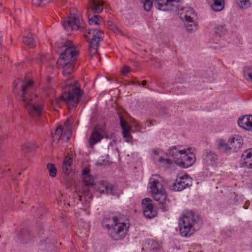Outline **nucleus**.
Listing matches in <instances>:
<instances>
[{
  "mask_svg": "<svg viewBox=\"0 0 252 252\" xmlns=\"http://www.w3.org/2000/svg\"><path fill=\"white\" fill-rule=\"evenodd\" d=\"M75 8L70 9L69 15L67 16L64 20V34L70 36L73 31H76L84 32V37L90 43V54L93 56L97 53L99 42L103 40V32L97 29L86 30L85 24L79 19L78 15H75Z\"/></svg>",
  "mask_w": 252,
  "mask_h": 252,
  "instance_id": "obj_1",
  "label": "nucleus"
},
{
  "mask_svg": "<svg viewBox=\"0 0 252 252\" xmlns=\"http://www.w3.org/2000/svg\"><path fill=\"white\" fill-rule=\"evenodd\" d=\"M32 80H28L27 82L21 81L19 83L14 82L15 93L17 94L24 102L25 108L29 115L33 118H36L42 114V107L40 98L36 94H31L30 89L32 87Z\"/></svg>",
  "mask_w": 252,
  "mask_h": 252,
  "instance_id": "obj_2",
  "label": "nucleus"
},
{
  "mask_svg": "<svg viewBox=\"0 0 252 252\" xmlns=\"http://www.w3.org/2000/svg\"><path fill=\"white\" fill-rule=\"evenodd\" d=\"M102 224L103 227L108 229L112 228L110 235L114 240L124 238L129 227V224L126 220L115 216L104 218Z\"/></svg>",
  "mask_w": 252,
  "mask_h": 252,
  "instance_id": "obj_3",
  "label": "nucleus"
},
{
  "mask_svg": "<svg viewBox=\"0 0 252 252\" xmlns=\"http://www.w3.org/2000/svg\"><path fill=\"white\" fill-rule=\"evenodd\" d=\"M164 184L163 179L159 175L155 174L149 179L148 188L154 200L162 205L163 211H166L168 210L167 194L163 187Z\"/></svg>",
  "mask_w": 252,
  "mask_h": 252,
  "instance_id": "obj_4",
  "label": "nucleus"
},
{
  "mask_svg": "<svg viewBox=\"0 0 252 252\" xmlns=\"http://www.w3.org/2000/svg\"><path fill=\"white\" fill-rule=\"evenodd\" d=\"M72 37H64V77L70 75L74 68V62L77 61L79 51L72 42Z\"/></svg>",
  "mask_w": 252,
  "mask_h": 252,
  "instance_id": "obj_5",
  "label": "nucleus"
},
{
  "mask_svg": "<svg viewBox=\"0 0 252 252\" xmlns=\"http://www.w3.org/2000/svg\"><path fill=\"white\" fill-rule=\"evenodd\" d=\"M168 153L174 158V163L184 168L190 166L195 161V156L189 148L180 150L177 147H171Z\"/></svg>",
  "mask_w": 252,
  "mask_h": 252,
  "instance_id": "obj_6",
  "label": "nucleus"
},
{
  "mask_svg": "<svg viewBox=\"0 0 252 252\" xmlns=\"http://www.w3.org/2000/svg\"><path fill=\"white\" fill-rule=\"evenodd\" d=\"M196 223V218L192 211L184 214L179 219V227L181 235L185 237L191 236L195 231Z\"/></svg>",
  "mask_w": 252,
  "mask_h": 252,
  "instance_id": "obj_7",
  "label": "nucleus"
},
{
  "mask_svg": "<svg viewBox=\"0 0 252 252\" xmlns=\"http://www.w3.org/2000/svg\"><path fill=\"white\" fill-rule=\"evenodd\" d=\"M82 93L80 87L76 83L69 87L67 93L64 94V101L70 106L74 107L77 104Z\"/></svg>",
  "mask_w": 252,
  "mask_h": 252,
  "instance_id": "obj_8",
  "label": "nucleus"
},
{
  "mask_svg": "<svg viewBox=\"0 0 252 252\" xmlns=\"http://www.w3.org/2000/svg\"><path fill=\"white\" fill-rule=\"evenodd\" d=\"M192 185V179L188 175H183L177 178L172 187V189L180 191L189 187Z\"/></svg>",
  "mask_w": 252,
  "mask_h": 252,
  "instance_id": "obj_9",
  "label": "nucleus"
},
{
  "mask_svg": "<svg viewBox=\"0 0 252 252\" xmlns=\"http://www.w3.org/2000/svg\"><path fill=\"white\" fill-rule=\"evenodd\" d=\"M152 202L149 198H145L142 201L143 214L148 219H152L157 215V210L154 207Z\"/></svg>",
  "mask_w": 252,
  "mask_h": 252,
  "instance_id": "obj_10",
  "label": "nucleus"
},
{
  "mask_svg": "<svg viewBox=\"0 0 252 252\" xmlns=\"http://www.w3.org/2000/svg\"><path fill=\"white\" fill-rule=\"evenodd\" d=\"M176 0H155V4L160 10L172 11L176 7L174 3Z\"/></svg>",
  "mask_w": 252,
  "mask_h": 252,
  "instance_id": "obj_11",
  "label": "nucleus"
},
{
  "mask_svg": "<svg viewBox=\"0 0 252 252\" xmlns=\"http://www.w3.org/2000/svg\"><path fill=\"white\" fill-rule=\"evenodd\" d=\"M120 121L121 126L123 129L122 134L126 142L132 143V136L131 132L134 131L131 130L130 126L126 123L121 116H120Z\"/></svg>",
  "mask_w": 252,
  "mask_h": 252,
  "instance_id": "obj_12",
  "label": "nucleus"
},
{
  "mask_svg": "<svg viewBox=\"0 0 252 252\" xmlns=\"http://www.w3.org/2000/svg\"><path fill=\"white\" fill-rule=\"evenodd\" d=\"M104 131L99 126H96L89 139L90 146L92 147L94 144L100 141L103 138Z\"/></svg>",
  "mask_w": 252,
  "mask_h": 252,
  "instance_id": "obj_13",
  "label": "nucleus"
},
{
  "mask_svg": "<svg viewBox=\"0 0 252 252\" xmlns=\"http://www.w3.org/2000/svg\"><path fill=\"white\" fill-rule=\"evenodd\" d=\"M217 159V156L215 153L210 150H206L204 158V164L206 166V169L210 170L209 167L214 168Z\"/></svg>",
  "mask_w": 252,
  "mask_h": 252,
  "instance_id": "obj_14",
  "label": "nucleus"
},
{
  "mask_svg": "<svg viewBox=\"0 0 252 252\" xmlns=\"http://www.w3.org/2000/svg\"><path fill=\"white\" fill-rule=\"evenodd\" d=\"M238 125L248 130H252V115H246L239 119Z\"/></svg>",
  "mask_w": 252,
  "mask_h": 252,
  "instance_id": "obj_15",
  "label": "nucleus"
},
{
  "mask_svg": "<svg viewBox=\"0 0 252 252\" xmlns=\"http://www.w3.org/2000/svg\"><path fill=\"white\" fill-rule=\"evenodd\" d=\"M243 164L249 168H252V148L245 150L242 155Z\"/></svg>",
  "mask_w": 252,
  "mask_h": 252,
  "instance_id": "obj_16",
  "label": "nucleus"
},
{
  "mask_svg": "<svg viewBox=\"0 0 252 252\" xmlns=\"http://www.w3.org/2000/svg\"><path fill=\"white\" fill-rule=\"evenodd\" d=\"M229 142L230 145L231 146V150L237 151L242 147L243 140L241 136L236 135L230 138Z\"/></svg>",
  "mask_w": 252,
  "mask_h": 252,
  "instance_id": "obj_17",
  "label": "nucleus"
},
{
  "mask_svg": "<svg viewBox=\"0 0 252 252\" xmlns=\"http://www.w3.org/2000/svg\"><path fill=\"white\" fill-rule=\"evenodd\" d=\"M90 8L94 13H99L104 8L103 0H90Z\"/></svg>",
  "mask_w": 252,
  "mask_h": 252,
  "instance_id": "obj_18",
  "label": "nucleus"
},
{
  "mask_svg": "<svg viewBox=\"0 0 252 252\" xmlns=\"http://www.w3.org/2000/svg\"><path fill=\"white\" fill-rule=\"evenodd\" d=\"M183 12L181 14V18L183 20L194 19L195 14L192 8L185 7L182 9Z\"/></svg>",
  "mask_w": 252,
  "mask_h": 252,
  "instance_id": "obj_19",
  "label": "nucleus"
},
{
  "mask_svg": "<svg viewBox=\"0 0 252 252\" xmlns=\"http://www.w3.org/2000/svg\"><path fill=\"white\" fill-rule=\"evenodd\" d=\"M57 46L59 48L58 53L60 56L57 61V66L59 69L62 70V73H63V64L62 62L63 61V52L62 51V48L63 47V44L62 40L61 39L57 42Z\"/></svg>",
  "mask_w": 252,
  "mask_h": 252,
  "instance_id": "obj_20",
  "label": "nucleus"
},
{
  "mask_svg": "<svg viewBox=\"0 0 252 252\" xmlns=\"http://www.w3.org/2000/svg\"><path fill=\"white\" fill-rule=\"evenodd\" d=\"M90 173V170L88 167L85 168L82 172L84 183L87 186H92L94 182L93 177L91 176Z\"/></svg>",
  "mask_w": 252,
  "mask_h": 252,
  "instance_id": "obj_21",
  "label": "nucleus"
},
{
  "mask_svg": "<svg viewBox=\"0 0 252 252\" xmlns=\"http://www.w3.org/2000/svg\"><path fill=\"white\" fill-rule=\"evenodd\" d=\"M72 155H69L64 158V174L69 175L72 174L71 164L72 162Z\"/></svg>",
  "mask_w": 252,
  "mask_h": 252,
  "instance_id": "obj_22",
  "label": "nucleus"
},
{
  "mask_svg": "<svg viewBox=\"0 0 252 252\" xmlns=\"http://www.w3.org/2000/svg\"><path fill=\"white\" fill-rule=\"evenodd\" d=\"M218 148L221 151L225 153H229L231 150V146L230 145L229 142L226 143L222 139H219L217 141Z\"/></svg>",
  "mask_w": 252,
  "mask_h": 252,
  "instance_id": "obj_23",
  "label": "nucleus"
},
{
  "mask_svg": "<svg viewBox=\"0 0 252 252\" xmlns=\"http://www.w3.org/2000/svg\"><path fill=\"white\" fill-rule=\"evenodd\" d=\"M213 4L211 7L216 12H220L224 8V0H213Z\"/></svg>",
  "mask_w": 252,
  "mask_h": 252,
  "instance_id": "obj_24",
  "label": "nucleus"
},
{
  "mask_svg": "<svg viewBox=\"0 0 252 252\" xmlns=\"http://www.w3.org/2000/svg\"><path fill=\"white\" fill-rule=\"evenodd\" d=\"M88 22L90 25H100L102 22V19L99 15H89L88 16Z\"/></svg>",
  "mask_w": 252,
  "mask_h": 252,
  "instance_id": "obj_25",
  "label": "nucleus"
},
{
  "mask_svg": "<svg viewBox=\"0 0 252 252\" xmlns=\"http://www.w3.org/2000/svg\"><path fill=\"white\" fill-rule=\"evenodd\" d=\"M185 25L186 27L187 30L189 32L195 31L197 28V25L194 19H190V20H185Z\"/></svg>",
  "mask_w": 252,
  "mask_h": 252,
  "instance_id": "obj_26",
  "label": "nucleus"
},
{
  "mask_svg": "<svg viewBox=\"0 0 252 252\" xmlns=\"http://www.w3.org/2000/svg\"><path fill=\"white\" fill-rule=\"evenodd\" d=\"M214 32L220 36H221L225 34L227 32V29L225 25L224 24H221L217 26L214 28Z\"/></svg>",
  "mask_w": 252,
  "mask_h": 252,
  "instance_id": "obj_27",
  "label": "nucleus"
},
{
  "mask_svg": "<svg viewBox=\"0 0 252 252\" xmlns=\"http://www.w3.org/2000/svg\"><path fill=\"white\" fill-rule=\"evenodd\" d=\"M23 43L26 45L29 46L31 48H34L36 46L32 35L29 34L28 36H25L23 39Z\"/></svg>",
  "mask_w": 252,
  "mask_h": 252,
  "instance_id": "obj_28",
  "label": "nucleus"
},
{
  "mask_svg": "<svg viewBox=\"0 0 252 252\" xmlns=\"http://www.w3.org/2000/svg\"><path fill=\"white\" fill-rule=\"evenodd\" d=\"M72 121L71 119H68L66 120L65 125L67 126L66 132L64 133V136H66L67 140L70 139L71 135V125Z\"/></svg>",
  "mask_w": 252,
  "mask_h": 252,
  "instance_id": "obj_29",
  "label": "nucleus"
},
{
  "mask_svg": "<svg viewBox=\"0 0 252 252\" xmlns=\"http://www.w3.org/2000/svg\"><path fill=\"white\" fill-rule=\"evenodd\" d=\"M238 6L241 9H246L251 5L249 0H235Z\"/></svg>",
  "mask_w": 252,
  "mask_h": 252,
  "instance_id": "obj_30",
  "label": "nucleus"
},
{
  "mask_svg": "<svg viewBox=\"0 0 252 252\" xmlns=\"http://www.w3.org/2000/svg\"><path fill=\"white\" fill-rule=\"evenodd\" d=\"M47 168L49 171V174L51 177H55L57 174V169L55 164L49 163L47 165Z\"/></svg>",
  "mask_w": 252,
  "mask_h": 252,
  "instance_id": "obj_31",
  "label": "nucleus"
},
{
  "mask_svg": "<svg viewBox=\"0 0 252 252\" xmlns=\"http://www.w3.org/2000/svg\"><path fill=\"white\" fill-rule=\"evenodd\" d=\"M158 161L161 163L163 167L167 168L170 165L172 164L173 161L169 158H164L162 157H160L158 159Z\"/></svg>",
  "mask_w": 252,
  "mask_h": 252,
  "instance_id": "obj_32",
  "label": "nucleus"
},
{
  "mask_svg": "<svg viewBox=\"0 0 252 252\" xmlns=\"http://www.w3.org/2000/svg\"><path fill=\"white\" fill-rule=\"evenodd\" d=\"M62 132H63V128H62V126H60L59 127H58L56 128V129L55 130V134L53 135L54 139L55 140H59L61 139L62 141L63 140L61 139Z\"/></svg>",
  "mask_w": 252,
  "mask_h": 252,
  "instance_id": "obj_33",
  "label": "nucleus"
},
{
  "mask_svg": "<svg viewBox=\"0 0 252 252\" xmlns=\"http://www.w3.org/2000/svg\"><path fill=\"white\" fill-rule=\"evenodd\" d=\"M141 1L144 9L147 11H150L153 6V0H141Z\"/></svg>",
  "mask_w": 252,
  "mask_h": 252,
  "instance_id": "obj_34",
  "label": "nucleus"
},
{
  "mask_svg": "<svg viewBox=\"0 0 252 252\" xmlns=\"http://www.w3.org/2000/svg\"><path fill=\"white\" fill-rule=\"evenodd\" d=\"M106 192L107 194L114 195L116 194V188L112 185H108L105 186Z\"/></svg>",
  "mask_w": 252,
  "mask_h": 252,
  "instance_id": "obj_35",
  "label": "nucleus"
},
{
  "mask_svg": "<svg viewBox=\"0 0 252 252\" xmlns=\"http://www.w3.org/2000/svg\"><path fill=\"white\" fill-rule=\"evenodd\" d=\"M107 24L109 29L112 31L114 33L119 34L121 32L119 29L113 22L109 21L108 22Z\"/></svg>",
  "mask_w": 252,
  "mask_h": 252,
  "instance_id": "obj_36",
  "label": "nucleus"
},
{
  "mask_svg": "<svg viewBox=\"0 0 252 252\" xmlns=\"http://www.w3.org/2000/svg\"><path fill=\"white\" fill-rule=\"evenodd\" d=\"M243 73L245 78L249 77L250 79H252V67L248 66L245 67L243 70Z\"/></svg>",
  "mask_w": 252,
  "mask_h": 252,
  "instance_id": "obj_37",
  "label": "nucleus"
},
{
  "mask_svg": "<svg viewBox=\"0 0 252 252\" xmlns=\"http://www.w3.org/2000/svg\"><path fill=\"white\" fill-rule=\"evenodd\" d=\"M130 72V67L126 65H125L123 66L122 69H121V72L122 75L124 76H126L128 73Z\"/></svg>",
  "mask_w": 252,
  "mask_h": 252,
  "instance_id": "obj_38",
  "label": "nucleus"
},
{
  "mask_svg": "<svg viewBox=\"0 0 252 252\" xmlns=\"http://www.w3.org/2000/svg\"><path fill=\"white\" fill-rule=\"evenodd\" d=\"M47 58L45 55H41L37 59V62L39 64H42L46 63L47 61Z\"/></svg>",
  "mask_w": 252,
  "mask_h": 252,
  "instance_id": "obj_39",
  "label": "nucleus"
},
{
  "mask_svg": "<svg viewBox=\"0 0 252 252\" xmlns=\"http://www.w3.org/2000/svg\"><path fill=\"white\" fill-rule=\"evenodd\" d=\"M162 62L159 59H156L153 61V65L156 68H159L161 66Z\"/></svg>",
  "mask_w": 252,
  "mask_h": 252,
  "instance_id": "obj_40",
  "label": "nucleus"
},
{
  "mask_svg": "<svg viewBox=\"0 0 252 252\" xmlns=\"http://www.w3.org/2000/svg\"><path fill=\"white\" fill-rule=\"evenodd\" d=\"M63 99V94H61L60 96V100L59 101L57 100H54V101L53 102V104L55 107V109H57L58 107L60 108V101H61V100Z\"/></svg>",
  "mask_w": 252,
  "mask_h": 252,
  "instance_id": "obj_41",
  "label": "nucleus"
},
{
  "mask_svg": "<svg viewBox=\"0 0 252 252\" xmlns=\"http://www.w3.org/2000/svg\"><path fill=\"white\" fill-rule=\"evenodd\" d=\"M43 0H32V4L35 6H39L43 3Z\"/></svg>",
  "mask_w": 252,
  "mask_h": 252,
  "instance_id": "obj_42",
  "label": "nucleus"
},
{
  "mask_svg": "<svg viewBox=\"0 0 252 252\" xmlns=\"http://www.w3.org/2000/svg\"><path fill=\"white\" fill-rule=\"evenodd\" d=\"M131 83L133 84H140V82L139 81H138V80H135V81H132Z\"/></svg>",
  "mask_w": 252,
  "mask_h": 252,
  "instance_id": "obj_43",
  "label": "nucleus"
},
{
  "mask_svg": "<svg viewBox=\"0 0 252 252\" xmlns=\"http://www.w3.org/2000/svg\"><path fill=\"white\" fill-rule=\"evenodd\" d=\"M21 67H24V64L23 63L19 64L17 67L19 69V68H21Z\"/></svg>",
  "mask_w": 252,
  "mask_h": 252,
  "instance_id": "obj_44",
  "label": "nucleus"
},
{
  "mask_svg": "<svg viewBox=\"0 0 252 252\" xmlns=\"http://www.w3.org/2000/svg\"><path fill=\"white\" fill-rule=\"evenodd\" d=\"M141 84H142V85L143 86H145V85H146V82L145 80H143V81H142L141 82Z\"/></svg>",
  "mask_w": 252,
  "mask_h": 252,
  "instance_id": "obj_45",
  "label": "nucleus"
},
{
  "mask_svg": "<svg viewBox=\"0 0 252 252\" xmlns=\"http://www.w3.org/2000/svg\"><path fill=\"white\" fill-rule=\"evenodd\" d=\"M31 76H29L28 74H27L26 76H25V79H31Z\"/></svg>",
  "mask_w": 252,
  "mask_h": 252,
  "instance_id": "obj_46",
  "label": "nucleus"
},
{
  "mask_svg": "<svg viewBox=\"0 0 252 252\" xmlns=\"http://www.w3.org/2000/svg\"><path fill=\"white\" fill-rule=\"evenodd\" d=\"M44 1H46V3H48V2H50V1H51L52 0H43Z\"/></svg>",
  "mask_w": 252,
  "mask_h": 252,
  "instance_id": "obj_47",
  "label": "nucleus"
},
{
  "mask_svg": "<svg viewBox=\"0 0 252 252\" xmlns=\"http://www.w3.org/2000/svg\"><path fill=\"white\" fill-rule=\"evenodd\" d=\"M1 39H0V49L1 48Z\"/></svg>",
  "mask_w": 252,
  "mask_h": 252,
  "instance_id": "obj_48",
  "label": "nucleus"
},
{
  "mask_svg": "<svg viewBox=\"0 0 252 252\" xmlns=\"http://www.w3.org/2000/svg\"><path fill=\"white\" fill-rule=\"evenodd\" d=\"M251 190H252V182L251 183Z\"/></svg>",
  "mask_w": 252,
  "mask_h": 252,
  "instance_id": "obj_49",
  "label": "nucleus"
},
{
  "mask_svg": "<svg viewBox=\"0 0 252 252\" xmlns=\"http://www.w3.org/2000/svg\"><path fill=\"white\" fill-rule=\"evenodd\" d=\"M105 137H106V138H109V137H108V135H106V136H105Z\"/></svg>",
  "mask_w": 252,
  "mask_h": 252,
  "instance_id": "obj_50",
  "label": "nucleus"
},
{
  "mask_svg": "<svg viewBox=\"0 0 252 252\" xmlns=\"http://www.w3.org/2000/svg\"><path fill=\"white\" fill-rule=\"evenodd\" d=\"M105 78H106V79H109V77H107V76H106Z\"/></svg>",
  "mask_w": 252,
  "mask_h": 252,
  "instance_id": "obj_51",
  "label": "nucleus"
},
{
  "mask_svg": "<svg viewBox=\"0 0 252 252\" xmlns=\"http://www.w3.org/2000/svg\"><path fill=\"white\" fill-rule=\"evenodd\" d=\"M112 136H113V134H111V138Z\"/></svg>",
  "mask_w": 252,
  "mask_h": 252,
  "instance_id": "obj_52",
  "label": "nucleus"
},
{
  "mask_svg": "<svg viewBox=\"0 0 252 252\" xmlns=\"http://www.w3.org/2000/svg\"><path fill=\"white\" fill-rule=\"evenodd\" d=\"M61 23H63V22L62 21V20H61Z\"/></svg>",
  "mask_w": 252,
  "mask_h": 252,
  "instance_id": "obj_53",
  "label": "nucleus"
},
{
  "mask_svg": "<svg viewBox=\"0 0 252 252\" xmlns=\"http://www.w3.org/2000/svg\"><path fill=\"white\" fill-rule=\"evenodd\" d=\"M89 198H92V196H89Z\"/></svg>",
  "mask_w": 252,
  "mask_h": 252,
  "instance_id": "obj_54",
  "label": "nucleus"
},
{
  "mask_svg": "<svg viewBox=\"0 0 252 252\" xmlns=\"http://www.w3.org/2000/svg\"><path fill=\"white\" fill-rule=\"evenodd\" d=\"M250 80V81H252V80Z\"/></svg>",
  "mask_w": 252,
  "mask_h": 252,
  "instance_id": "obj_55",
  "label": "nucleus"
}]
</instances>
